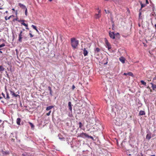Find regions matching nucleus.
<instances>
[{
    "label": "nucleus",
    "instance_id": "f257e3e1",
    "mask_svg": "<svg viewBox=\"0 0 156 156\" xmlns=\"http://www.w3.org/2000/svg\"><path fill=\"white\" fill-rule=\"evenodd\" d=\"M71 43L72 47L75 49L77 48L79 44V41L75 38H72L71 39Z\"/></svg>",
    "mask_w": 156,
    "mask_h": 156
},
{
    "label": "nucleus",
    "instance_id": "f03ea898",
    "mask_svg": "<svg viewBox=\"0 0 156 156\" xmlns=\"http://www.w3.org/2000/svg\"><path fill=\"white\" fill-rule=\"evenodd\" d=\"M105 42L106 45V48H107L108 50L111 49L112 48L111 46V44L109 43L108 40L106 38L105 39Z\"/></svg>",
    "mask_w": 156,
    "mask_h": 156
},
{
    "label": "nucleus",
    "instance_id": "7ed1b4c3",
    "mask_svg": "<svg viewBox=\"0 0 156 156\" xmlns=\"http://www.w3.org/2000/svg\"><path fill=\"white\" fill-rule=\"evenodd\" d=\"M109 36L110 37V38L114 39L115 38V34H118V35H119V33H117L116 34H115L113 32H110L109 33Z\"/></svg>",
    "mask_w": 156,
    "mask_h": 156
},
{
    "label": "nucleus",
    "instance_id": "20e7f679",
    "mask_svg": "<svg viewBox=\"0 0 156 156\" xmlns=\"http://www.w3.org/2000/svg\"><path fill=\"white\" fill-rule=\"evenodd\" d=\"M87 136H88V135L87 133L83 132L79 134L78 136L77 137H79L85 138V137H87Z\"/></svg>",
    "mask_w": 156,
    "mask_h": 156
},
{
    "label": "nucleus",
    "instance_id": "39448f33",
    "mask_svg": "<svg viewBox=\"0 0 156 156\" xmlns=\"http://www.w3.org/2000/svg\"><path fill=\"white\" fill-rule=\"evenodd\" d=\"M19 22H21V24L22 25L25 26L26 27V29L27 30H29V28L28 27V24L24 23L25 20H18Z\"/></svg>",
    "mask_w": 156,
    "mask_h": 156
},
{
    "label": "nucleus",
    "instance_id": "423d86ee",
    "mask_svg": "<svg viewBox=\"0 0 156 156\" xmlns=\"http://www.w3.org/2000/svg\"><path fill=\"white\" fill-rule=\"evenodd\" d=\"M23 32L22 31H20V33L19 35L18 41L20 42H22V39L23 38V34H22Z\"/></svg>",
    "mask_w": 156,
    "mask_h": 156
},
{
    "label": "nucleus",
    "instance_id": "0eeeda50",
    "mask_svg": "<svg viewBox=\"0 0 156 156\" xmlns=\"http://www.w3.org/2000/svg\"><path fill=\"white\" fill-rule=\"evenodd\" d=\"M101 10H100L98 11V14L96 13L95 15V17L96 19H97L101 17Z\"/></svg>",
    "mask_w": 156,
    "mask_h": 156
},
{
    "label": "nucleus",
    "instance_id": "6e6552de",
    "mask_svg": "<svg viewBox=\"0 0 156 156\" xmlns=\"http://www.w3.org/2000/svg\"><path fill=\"white\" fill-rule=\"evenodd\" d=\"M119 60L122 63H125V59L122 56L120 57L119 58Z\"/></svg>",
    "mask_w": 156,
    "mask_h": 156
},
{
    "label": "nucleus",
    "instance_id": "1a4fd4ad",
    "mask_svg": "<svg viewBox=\"0 0 156 156\" xmlns=\"http://www.w3.org/2000/svg\"><path fill=\"white\" fill-rule=\"evenodd\" d=\"M83 50V54L85 56L87 55L88 53V52L87 50H86V48H84Z\"/></svg>",
    "mask_w": 156,
    "mask_h": 156
},
{
    "label": "nucleus",
    "instance_id": "9d476101",
    "mask_svg": "<svg viewBox=\"0 0 156 156\" xmlns=\"http://www.w3.org/2000/svg\"><path fill=\"white\" fill-rule=\"evenodd\" d=\"M18 5H19V6L22 9H25L27 8L26 7V6L25 5H23V4L21 3H19L18 4Z\"/></svg>",
    "mask_w": 156,
    "mask_h": 156
},
{
    "label": "nucleus",
    "instance_id": "9b49d317",
    "mask_svg": "<svg viewBox=\"0 0 156 156\" xmlns=\"http://www.w3.org/2000/svg\"><path fill=\"white\" fill-rule=\"evenodd\" d=\"M68 107L70 110L71 111H72V106L71 103V102L69 101L68 102Z\"/></svg>",
    "mask_w": 156,
    "mask_h": 156
},
{
    "label": "nucleus",
    "instance_id": "f8f14e48",
    "mask_svg": "<svg viewBox=\"0 0 156 156\" xmlns=\"http://www.w3.org/2000/svg\"><path fill=\"white\" fill-rule=\"evenodd\" d=\"M151 138V133H148L147 134L146 136V139L149 140Z\"/></svg>",
    "mask_w": 156,
    "mask_h": 156
},
{
    "label": "nucleus",
    "instance_id": "ddd939ff",
    "mask_svg": "<svg viewBox=\"0 0 156 156\" xmlns=\"http://www.w3.org/2000/svg\"><path fill=\"white\" fill-rule=\"evenodd\" d=\"M21 121V119L20 118H18L17 119V120H16V123H17V124L18 125H20Z\"/></svg>",
    "mask_w": 156,
    "mask_h": 156
},
{
    "label": "nucleus",
    "instance_id": "4468645a",
    "mask_svg": "<svg viewBox=\"0 0 156 156\" xmlns=\"http://www.w3.org/2000/svg\"><path fill=\"white\" fill-rule=\"evenodd\" d=\"M145 114V113L144 111H140L139 113L140 115H143Z\"/></svg>",
    "mask_w": 156,
    "mask_h": 156
},
{
    "label": "nucleus",
    "instance_id": "2eb2a0df",
    "mask_svg": "<svg viewBox=\"0 0 156 156\" xmlns=\"http://www.w3.org/2000/svg\"><path fill=\"white\" fill-rule=\"evenodd\" d=\"M100 51V49L98 48H96L94 49V52L95 53H98Z\"/></svg>",
    "mask_w": 156,
    "mask_h": 156
},
{
    "label": "nucleus",
    "instance_id": "dca6fc26",
    "mask_svg": "<svg viewBox=\"0 0 156 156\" xmlns=\"http://www.w3.org/2000/svg\"><path fill=\"white\" fill-rule=\"evenodd\" d=\"M2 154L4 155H8L9 154V153L6 151H2Z\"/></svg>",
    "mask_w": 156,
    "mask_h": 156
},
{
    "label": "nucleus",
    "instance_id": "f3484780",
    "mask_svg": "<svg viewBox=\"0 0 156 156\" xmlns=\"http://www.w3.org/2000/svg\"><path fill=\"white\" fill-rule=\"evenodd\" d=\"M53 108V106H50L47 107L46 108V110L47 111H48L51 109L52 108Z\"/></svg>",
    "mask_w": 156,
    "mask_h": 156
},
{
    "label": "nucleus",
    "instance_id": "a211bd4d",
    "mask_svg": "<svg viewBox=\"0 0 156 156\" xmlns=\"http://www.w3.org/2000/svg\"><path fill=\"white\" fill-rule=\"evenodd\" d=\"M48 88L49 89V90L50 91V94L52 96V90L51 87L50 86H49L48 87Z\"/></svg>",
    "mask_w": 156,
    "mask_h": 156
},
{
    "label": "nucleus",
    "instance_id": "6ab92c4d",
    "mask_svg": "<svg viewBox=\"0 0 156 156\" xmlns=\"http://www.w3.org/2000/svg\"><path fill=\"white\" fill-rule=\"evenodd\" d=\"M12 16H13V17H14V16L12 15H11V16H10L8 18H7V16H5V19L6 20H9L10 19V18L12 17Z\"/></svg>",
    "mask_w": 156,
    "mask_h": 156
},
{
    "label": "nucleus",
    "instance_id": "aec40b11",
    "mask_svg": "<svg viewBox=\"0 0 156 156\" xmlns=\"http://www.w3.org/2000/svg\"><path fill=\"white\" fill-rule=\"evenodd\" d=\"M140 82L141 83L145 86H146V83L145 82L144 80H141L140 81Z\"/></svg>",
    "mask_w": 156,
    "mask_h": 156
},
{
    "label": "nucleus",
    "instance_id": "412c9836",
    "mask_svg": "<svg viewBox=\"0 0 156 156\" xmlns=\"http://www.w3.org/2000/svg\"><path fill=\"white\" fill-rule=\"evenodd\" d=\"M4 70V68L2 66H0V72L3 71Z\"/></svg>",
    "mask_w": 156,
    "mask_h": 156
},
{
    "label": "nucleus",
    "instance_id": "4be33fe9",
    "mask_svg": "<svg viewBox=\"0 0 156 156\" xmlns=\"http://www.w3.org/2000/svg\"><path fill=\"white\" fill-rule=\"evenodd\" d=\"M152 83H153L154 84L155 83H156V76L153 79V81Z\"/></svg>",
    "mask_w": 156,
    "mask_h": 156
},
{
    "label": "nucleus",
    "instance_id": "5701e85b",
    "mask_svg": "<svg viewBox=\"0 0 156 156\" xmlns=\"http://www.w3.org/2000/svg\"><path fill=\"white\" fill-rule=\"evenodd\" d=\"M79 128L80 129H82V126H83V125H82V123L81 122H79Z\"/></svg>",
    "mask_w": 156,
    "mask_h": 156
},
{
    "label": "nucleus",
    "instance_id": "b1692460",
    "mask_svg": "<svg viewBox=\"0 0 156 156\" xmlns=\"http://www.w3.org/2000/svg\"><path fill=\"white\" fill-rule=\"evenodd\" d=\"M127 74L128 75H129L131 76H132V77L133 76V74L132 72H131L128 73H127Z\"/></svg>",
    "mask_w": 156,
    "mask_h": 156
},
{
    "label": "nucleus",
    "instance_id": "393cba45",
    "mask_svg": "<svg viewBox=\"0 0 156 156\" xmlns=\"http://www.w3.org/2000/svg\"><path fill=\"white\" fill-rule=\"evenodd\" d=\"M10 98V97L9 96V93L6 92V97L5 98V99H9Z\"/></svg>",
    "mask_w": 156,
    "mask_h": 156
},
{
    "label": "nucleus",
    "instance_id": "a878e982",
    "mask_svg": "<svg viewBox=\"0 0 156 156\" xmlns=\"http://www.w3.org/2000/svg\"><path fill=\"white\" fill-rule=\"evenodd\" d=\"M10 91L11 94L12 95L14 96L15 94L14 93V92L13 91L11 90H10Z\"/></svg>",
    "mask_w": 156,
    "mask_h": 156
},
{
    "label": "nucleus",
    "instance_id": "bb28decb",
    "mask_svg": "<svg viewBox=\"0 0 156 156\" xmlns=\"http://www.w3.org/2000/svg\"><path fill=\"white\" fill-rule=\"evenodd\" d=\"M29 123L30 124V126H31V128H34V126L33 124L32 123L29 122Z\"/></svg>",
    "mask_w": 156,
    "mask_h": 156
},
{
    "label": "nucleus",
    "instance_id": "cd10ccee",
    "mask_svg": "<svg viewBox=\"0 0 156 156\" xmlns=\"http://www.w3.org/2000/svg\"><path fill=\"white\" fill-rule=\"evenodd\" d=\"M25 9V15L26 16H27V9L26 8Z\"/></svg>",
    "mask_w": 156,
    "mask_h": 156
},
{
    "label": "nucleus",
    "instance_id": "c85d7f7f",
    "mask_svg": "<svg viewBox=\"0 0 156 156\" xmlns=\"http://www.w3.org/2000/svg\"><path fill=\"white\" fill-rule=\"evenodd\" d=\"M5 46V44L4 43H3L1 44L0 45V48L4 47Z\"/></svg>",
    "mask_w": 156,
    "mask_h": 156
},
{
    "label": "nucleus",
    "instance_id": "c756f323",
    "mask_svg": "<svg viewBox=\"0 0 156 156\" xmlns=\"http://www.w3.org/2000/svg\"><path fill=\"white\" fill-rule=\"evenodd\" d=\"M31 27L35 30H36L37 29V27H36V26L33 25H32Z\"/></svg>",
    "mask_w": 156,
    "mask_h": 156
},
{
    "label": "nucleus",
    "instance_id": "7c9ffc66",
    "mask_svg": "<svg viewBox=\"0 0 156 156\" xmlns=\"http://www.w3.org/2000/svg\"><path fill=\"white\" fill-rule=\"evenodd\" d=\"M51 111H49V112L48 113H47L46 115L47 116L49 115H50V114H51Z\"/></svg>",
    "mask_w": 156,
    "mask_h": 156
},
{
    "label": "nucleus",
    "instance_id": "2f4dec72",
    "mask_svg": "<svg viewBox=\"0 0 156 156\" xmlns=\"http://www.w3.org/2000/svg\"><path fill=\"white\" fill-rule=\"evenodd\" d=\"M87 138H90L92 140L93 139V137L92 136H89L88 135V136H87Z\"/></svg>",
    "mask_w": 156,
    "mask_h": 156
},
{
    "label": "nucleus",
    "instance_id": "473e14b6",
    "mask_svg": "<svg viewBox=\"0 0 156 156\" xmlns=\"http://www.w3.org/2000/svg\"><path fill=\"white\" fill-rule=\"evenodd\" d=\"M140 5H141V8H143V7H144L145 6V5L141 3H140Z\"/></svg>",
    "mask_w": 156,
    "mask_h": 156
},
{
    "label": "nucleus",
    "instance_id": "72a5a7b5",
    "mask_svg": "<svg viewBox=\"0 0 156 156\" xmlns=\"http://www.w3.org/2000/svg\"><path fill=\"white\" fill-rule=\"evenodd\" d=\"M108 58H107L106 59V62L104 63V64L106 65L108 63Z\"/></svg>",
    "mask_w": 156,
    "mask_h": 156
},
{
    "label": "nucleus",
    "instance_id": "f704fd0d",
    "mask_svg": "<svg viewBox=\"0 0 156 156\" xmlns=\"http://www.w3.org/2000/svg\"><path fill=\"white\" fill-rule=\"evenodd\" d=\"M14 97H20V96L18 94H15V95H14Z\"/></svg>",
    "mask_w": 156,
    "mask_h": 156
},
{
    "label": "nucleus",
    "instance_id": "c9c22d12",
    "mask_svg": "<svg viewBox=\"0 0 156 156\" xmlns=\"http://www.w3.org/2000/svg\"><path fill=\"white\" fill-rule=\"evenodd\" d=\"M29 35L30 37H33V35L31 33H29Z\"/></svg>",
    "mask_w": 156,
    "mask_h": 156
},
{
    "label": "nucleus",
    "instance_id": "e433bc0d",
    "mask_svg": "<svg viewBox=\"0 0 156 156\" xmlns=\"http://www.w3.org/2000/svg\"><path fill=\"white\" fill-rule=\"evenodd\" d=\"M2 94L3 96V97L5 98V95L3 93H2Z\"/></svg>",
    "mask_w": 156,
    "mask_h": 156
},
{
    "label": "nucleus",
    "instance_id": "4c0bfd02",
    "mask_svg": "<svg viewBox=\"0 0 156 156\" xmlns=\"http://www.w3.org/2000/svg\"><path fill=\"white\" fill-rule=\"evenodd\" d=\"M18 18H16L15 19H14V20H13V21H15V20H16V21H18V20H18Z\"/></svg>",
    "mask_w": 156,
    "mask_h": 156
},
{
    "label": "nucleus",
    "instance_id": "58836bf2",
    "mask_svg": "<svg viewBox=\"0 0 156 156\" xmlns=\"http://www.w3.org/2000/svg\"><path fill=\"white\" fill-rule=\"evenodd\" d=\"M75 88V87L74 85H73L72 86V89L73 90Z\"/></svg>",
    "mask_w": 156,
    "mask_h": 156
},
{
    "label": "nucleus",
    "instance_id": "ea45409f",
    "mask_svg": "<svg viewBox=\"0 0 156 156\" xmlns=\"http://www.w3.org/2000/svg\"><path fill=\"white\" fill-rule=\"evenodd\" d=\"M15 14L16 16L17 15V10L15 11Z\"/></svg>",
    "mask_w": 156,
    "mask_h": 156
},
{
    "label": "nucleus",
    "instance_id": "a19ab883",
    "mask_svg": "<svg viewBox=\"0 0 156 156\" xmlns=\"http://www.w3.org/2000/svg\"><path fill=\"white\" fill-rule=\"evenodd\" d=\"M146 4H148L149 3L147 0H146Z\"/></svg>",
    "mask_w": 156,
    "mask_h": 156
},
{
    "label": "nucleus",
    "instance_id": "79ce46f5",
    "mask_svg": "<svg viewBox=\"0 0 156 156\" xmlns=\"http://www.w3.org/2000/svg\"><path fill=\"white\" fill-rule=\"evenodd\" d=\"M22 156H27V155L24 154H22Z\"/></svg>",
    "mask_w": 156,
    "mask_h": 156
},
{
    "label": "nucleus",
    "instance_id": "37998d69",
    "mask_svg": "<svg viewBox=\"0 0 156 156\" xmlns=\"http://www.w3.org/2000/svg\"><path fill=\"white\" fill-rule=\"evenodd\" d=\"M148 78L147 81H151V79H150V78Z\"/></svg>",
    "mask_w": 156,
    "mask_h": 156
},
{
    "label": "nucleus",
    "instance_id": "c03bdc74",
    "mask_svg": "<svg viewBox=\"0 0 156 156\" xmlns=\"http://www.w3.org/2000/svg\"><path fill=\"white\" fill-rule=\"evenodd\" d=\"M116 124L117 125H119H119H120V123H116Z\"/></svg>",
    "mask_w": 156,
    "mask_h": 156
},
{
    "label": "nucleus",
    "instance_id": "a18cd8bd",
    "mask_svg": "<svg viewBox=\"0 0 156 156\" xmlns=\"http://www.w3.org/2000/svg\"><path fill=\"white\" fill-rule=\"evenodd\" d=\"M141 15V13L140 12L139 13V18H140V15Z\"/></svg>",
    "mask_w": 156,
    "mask_h": 156
},
{
    "label": "nucleus",
    "instance_id": "49530a36",
    "mask_svg": "<svg viewBox=\"0 0 156 156\" xmlns=\"http://www.w3.org/2000/svg\"><path fill=\"white\" fill-rule=\"evenodd\" d=\"M128 75V74H127V73H124L123 74V75Z\"/></svg>",
    "mask_w": 156,
    "mask_h": 156
},
{
    "label": "nucleus",
    "instance_id": "de8ad7c7",
    "mask_svg": "<svg viewBox=\"0 0 156 156\" xmlns=\"http://www.w3.org/2000/svg\"><path fill=\"white\" fill-rule=\"evenodd\" d=\"M147 88L149 89H151V88L149 86H148L147 87Z\"/></svg>",
    "mask_w": 156,
    "mask_h": 156
},
{
    "label": "nucleus",
    "instance_id": "09e8293b",
    "mask_svg": "<svg viewBox=\"0 0 156 156\" xmlns=\"http://www.w3.org/2000/svg\"><path fill=\"white\" fill-rule=\"evenodd\" d=\"M2 120H0V124L2 123Z\"/></svg>",
    "mask_w": 156,
    "mask_h": 156
},
{
    "label": "nucleus",
    "instance_id": "8fccbe9b",
    "mask_svg": "<svg viewBox=\"0 0 156 156\" xmlns=\"http://www.w3.org/2000/svg\"><path fill=\"white\" fill-rule=\"evenodd\" d=\"M1 49H0V53H2V52L1 51Z\"/></svg>",
    "mask_w": 156,
    "mask_h": 156
},
{
    "label": "nucleus",
    "instance_id": "3c124183",
    "mask_svg": "<svg viewBox=\"0 0 156 156\" xmlns=\"http://www.w3.org/2000/svg\"><path fill=\"white\" fill-rule=\"evenodd\" d=\"M35 30L37 32H39L38 30L37 29V28L36 29V30Z\"/></svg>",
    "mask_w": 156,
    "mask_h": 156
},
{
    "label": "nucleus",
    "instance_id": "603ef678",
    "mask_svg": "<svg viewBox=\"0 0 156 156\" xmlns=\"http://www.w3.org/2000/svg\"><path fill=\"white\" fill-rule=\"evenodd\" d=\"M12 10L13 11H16L15 10V9L13 8L12 9Z\"/></svg>",
    "mask_w": 156,
    "mask_h": 156
},
{
    "label": "nucleus",
    "instance_id": "864d4df0",
    "mask_svg": "<svg viewBox=\"0 0 156 156\" xmlns=\"http://www.w3.org/2000/svg\"><path fill=\"white\" fill-rule=\"evenodd\" d=\"M107 12V13H109L110 12H109V10H108Z\"/></svg>",
    "mask_w": 156,
    "mask_h": 156
},
{
    "label": "nucleus",
    "instance_id": "5fc2aeb1",
    "mask_svg": "<svg viewBox=\"0 0 156 156\" xmlns=\"http://www.w3.org/2000/svg\"><path fill=\"white\" fill-rule=\"evenodd\" d=\"M105 12L106 13H107L106 10V9L105 10Z\"/></svg>",
    "mask_w": 156,
    "mask_h": 156
},
{
    "label": "nucleus",
    "instance_id": "6e6d98bb",
    "mask_svg": "<svg viewBox=\"0 0 156 156\" xmlns=\"http://www.w3.org/2000/svg\"><path fill=\"white\" fill-rule=\"evenodd\" d=\"M149 90H150V91L151 92H152V90L151 89H150Z\"/></svg>",
    "mask_w": 156,
    "mask_h": 156
},
{
    "label": "nucleus",
    "instance_id": "4d7b16f0",
    "mask_svg": "<svg viewBox=\"0 0 156 156\" xmlns=\"http://www.w3.org/2000/svg\"><path fill=\"white\" fill-rule=\"evenodd\" d=\"M5 12L6 13H8V11H5Z\"/></svg>",
    "mask_w": 156,
    "mask_h": 156
},
{
    "label": "nucleus",
    "instance_id": "13d9d810",
    "mask_svg": "<svg viewBox=\"0 0 156 156\" xmlns=\"http://www.w3.org/2000/svg\"><path fill=\"white\" fill-rule=\"evenodd\" d=\"M3 8H0V9H2Z\"/></svg>",
    "mask_w": 156,
    "mask_h": 156
},
{
    "label": "nucleus",
    "instance_id": "bf43d9fd",
    "mask_svg": "<svg viewBox=\"0 0 156 156\" xmlns=\"http://www.w3.org/2000/svg\"><path fill=\"white\" fill-rule=\"evenodd\" d=\"M138 25H139V27H140V24H138Z\"/></svg>",
    "mask_w": 156,
    "mask_h": 156
},
{
    "label": "nucleus",
    "instance_id": "052dcab7",
    "mask_svg": "<svg viewBox=\"0 0 156 156\" xmlns=\"http://www.w3.org/2000/svg\"><path fill=\"white\" fill-rule=\"evenodd\" d=\"M49 1L51 2L52 1V0H48Z\"/></svg>",
    "mask_w": 156,
    "mask_h": 156
},
{
    "label": "nucleus",
    "instance_id": "680f3d73",
    "mask_svg": "<svg viewBox=\"0 0 156 156\" xmlns=\"http://www.w3.org/2000/svg\"><path fill=\"white\" fill-rule=\"evenodd\" d=\"M97 10H100L99 9V8H97Z\"/></svg>",
    "mask_w": 156,
    "mask_h": 156
},
{
    "label": "nucleus",
    "instance_id": "e2e57ef3",
    "mask_svg": "<svg viewBox=\"0 0 156 156\" xmlns=\"http://www.w3.org/2000/svg\"><path fill=\"white\" fill-rule=\"evenodd\" d=\"M2 98V97H0V99H1Z\"/></svg>",
    "mask_w": 156,
    "mask_h": 156
},
{
    "label": "nucleus",
    "instance_id": "0e129e2a",
    "mask_svg": "<svg viewBox=\"0 0 156 156\" xmlns=\"http://www.w3.org/2000/svg\"><path fill=\"white\" fill-rule=\"evenodd\" d=\"M7 76L8 77V76H9V75H8V74H7Z\"/></svg>",
    "mask_w": 156,
    "mask_h": 156
},
{
    "label": "nucleus",
    "instance_id": "69168bd1",
    "mask_svg": "<svg viewBox=\"0 0 156 156\" xmlns=\"http://www.w3.org/2000/svg\"><path fill=\"white\" fill-rule=\"evenodd\" d=\"M150 156H155V155H151Z\"/></svg>",
    "mask_w": 156,
    "mask_h": 156
},
{
    "label": "nucleus",
    "instance_id": "338daca9",
    "mask_svg": "<svg viewBox=\"0 0 156 156\" xmlns=\"http://www.w3.org/2000/svg\"><path fill=\"white\" fill-rule=\"evenodd\" d=\"M27 156H32V155H27Z\"/></svg>",
    "mask_w": 156,
    "mask_h": 156
},
{
    "label": "nucleus",
    "instance_id": "774afa93",
    "mask_svg": "<svg viewBox=\"0 0 156 156\" xmlns=\"http://www.w3.org/2000/svg\"><path fill=\"white\" fill-rule=\"evenodd\" d=\"M105 60V59H104L103 61Z\"/></svg>",
    "mask_w": 156,
    "mask_h": 156
}]
</instances>
